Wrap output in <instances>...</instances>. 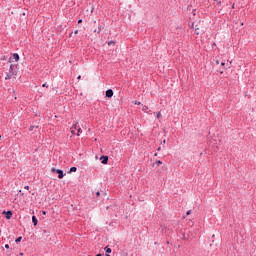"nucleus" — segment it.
Listing matches in <instances>:
<instances>
[{"label": "nucleus", "instance_id": "8", "mask_svg": "<svg viewBox=\"0 0 256 256\" xmlns=\"http://www.w3.org/2000/svg\"><path fill=\"white\" fill-rule=\"evenodd\" d=\"M142 111H143L144 113H148L149 115H151V112H149V106H143V107H142Z\"/></svg>", "mask_w": 256, "mask_h": 256}, {"label": "nucleus", "instance_id": "13", "mask_svg": "<svg viewBox=\"0 0 256 256\" xmlns=\"http://www.w3.org/2000/svg\"><path fill=\"white\" fill-rule=\"evenodd\" d=\"M104 251L106 252V253H112V249L111 248H109L108 246H106L105 248H104Z\"/></svg>", "mask_w": 256, "mask_h": 256}, {"label": "nucleus", "instance_id": "1", "mask_svg": "<svg viewBox=\"0 0 256 256\" xmlns=\"http://www.w3.org/2000/svg\"><path fill=\"white\" fill-rule=\"evenodd\" d=\"M52 173H57L58 174V179H63L65 177V173L61 169H56L55 167L51 168Z\"/></svg>", "mask_w": 256, "mask_h": 256}, {"label": "nucleus", "instance_id": "23", "mask_svg": "<svg viewBox=\"0 0 256 256\" xmlns=\"http://www.w3.org/2000/svg\"><path fill=\"white\" fill-rule=\"evenodd\" d=\"M78 23H79V24L83 23V19H79V20H78Z\"/></svg>", "mask_w": 256, "mask_h": 256}, {"label": "nucleus", "instance_id": "33", "mask_svg": "<svg viewBox=\"0 0 256 256\" xmlns=\"http://www.w3.org/2000/svg\"><path fill=\"white\" fill-rule=\"evenodd\" d=\"M216 65H219V61H216Z\"/></svg>", "mask_w": 256, "mask_h": 256}, {"label": "nucleus", "instance_id": "3", "mask_svg": "<svg viewBox=\"0 0 256 256\" xmlns=\"http://www.w3.org/2000/svg\"><path fill=\"white\" fill-rule=\"evenodd\" d=\"M19 59H20L19 54L18 53H14L12 55V57H10L9 62L13 63V60L17 62V61H19Z\"/></svg>", "mask_w": 256, "mask_h": 256}, {"label": "nucleus", "instance_id": "25", "mask_svg": "<svg viewBox=\"0 0 256 256\" xmlns=\"http://www.w3.org/2000/svg\"><path fill=\"white\" fill-rule=\"evenodd\" d=\"M35 129V126H30V131H33Z\"/></svg>", "mask_w": 256, "mask_h": 256}, {"label": "nucleus", "instance_id": "31", "mask_svg": "<svg viewBox=\"0 0 256 256\" xmlns=\"http://www.w3.org/2000/svg\"><path fill=\"white\" fill-rule=\"evenodd\" d=\"M24 189H27V190H29V186H25V187H24Z\"/></svg>", "mask_w": 256, "mask_h": 256}, {"label": "nucleus", "instance_id": "12", "mask_svg": "<svg viewBox=\"0 0 256 256\" xmlns=\"http://www.w3.org/2000/svg\"><path fill=\"white\" fill-rule=\"evenodd\" d=\"M70 173H77V167L73 166L70 168Z\"/></svg>", "mask_w": 256, "mask_h": 256}, {"label": "nucleus", "instance_id": "17", "mask_svg": "<svg viewBox=\"0 0 256 256\" xmlns=\"http://www.w3.org/2000/svg\"><path fill=\"white\" fill-rule=\"evenodd\" d=\"M77 132H78V134H77V135H78V136H80V135H81V133H83V130H82L81 128H79V127H78Z\"/></svg>", "mask_w": 256, "mask_h": 256}, {"label": "nucleus", "instance_id": "10", "mask_svg": "<svg viewBox=\"0 0 256 256\" xmlns=\"http://www.w3.org/2000/svg\"><path fill=\"white\" fill-rule=\"evenodd\" d=\"M194 29H195V34H196V35H201V32L199 31V26H198V25H196V26L194 27Z\"/></svg>", "mask_w": 256, "mask_h": 256}, {"label": "nucleus", "instance_id": "14", "mask_svg": "<svg viewBox=\"0 0 256 256\" xmlns=\"http://www.w3.org/2000/svg\"><path fill=\"white\" fill-rule=\"evenodd\" d=\"M22 239H23V237L19 236L18 238H16L15 243H21Z\"/></svg>", "mask_w": 256, "mask_h": 256}, {"label": "nucleus", "instance_id": "16", "mask_svg": "<svg viewBox=\"0 0 256 256\" xmlns=\"http://www.w3.org/2000/svg\"><path fill=\"white\" fill-rule=\"evenodd\" d=\"M101 31H103V25L98 26V34L101 33Z\"/></svg>", "mask_w": 256, "mask_h": 256}, {"label": "nucleus", "instance_id": "19", "mask_svg": "<svg viewBox=\"0 0 256 256\" xmlns=\"http://www.w3.org/2000/svg\"><path fill=\"white\" fill-rule=\"evenodd\" d=\"M157 119H161V112L157 113Z\"/></svg>", "mask_w": 256, "mask_h": 256}, {"label": "nucleus", "instance_id": "5", "mask_svg": "<svg viewBox=\"0 0 256 256\" xmlns=\"http://www.w3.org/2000/svg\"><path fill=\"white\" fill-rule=\"evenodd\" d=\"M113 94H114L113 89H108L106 91V97H108V99H111V97H113Z\"/></svg>", "mask_w": 256, "mask_h": 256}, {"label": "nucleus", "instance_id": "11", "mask_svg": "<svg viewBox=\"0 0 256 256\" xmlns=\"http://www.w3.org/2000/svg\"><path fill=\"white\" fill-rule=\"evenodd\" d=\"M73 129H79V126H77V124H74L73 125V127H72V131H71V133L73 134V135H75V130H73Z\"/></svg>", "mask_w": 256, "mask_h": 256}, {"label": "nucleus", "instance_id": "29", "mask_svg": "<svg viewBox=\"0 0 256 256\" xmlns=\"http://www.w3.org/2000/svg\"><path fill=\"white\" fill-rule=\"evenodd\" d=\"M42 87H47V83H44V84L42 85Z\"/></svg>", "mask_w": 256, "mask_h": 256}, {"label": "nucleus", "instance_id": "34", "mask_svg": "<svg viewBox=\"0 0 256 256\" xmlns=\"http://www.w3.org/2000/svg\"><path fill=\"white\" fill-rule=\"evenodd\" d=\"M158 151H161V147L158 148Z\"/></svg>", "mask_w": 256, "mask_h": 256}, {"label": "nucleus", "instance_id": "9", "mask_svg": "<svg viewBox=\"0 0 256 256\" xmlns=\"http://www.w3.org/2000/svg\"><path fill=\"white\" fill-rule=\"evenodd\" d=\"M14 69H15V65H10V70H9V74H11V75H13V73H15V71H14Z\"/></svg>", "mask_w": 256, "mask_h": 256}, {"label": "nucleus", "instance_id": "20", "mask_svg": "<svg viewBox=\"0 0 256 256\" xmlns=\"http://www.w3.org/2000/svg\"><path fill=\"white\" fill-rule=\"evenodd\" d=\"M101 195V192H96V196L99 197Z\"/></svg>", "mask_w": 256, "mask_h": 256}, {"label": "nucleus", "instance_id": "35", "mask_svg": "<svg viewBox=\"0 0 256 256\" xmlns=\"http://www.w3.org/2000/svg\"><path fill=\"white\" fill-rule=\"evenodd\" d=\"M96 256H102L101 254H97Z\"/></svg>", "mask_w": 256, "mask_h": 256}, {"label": "nucleus", "instance_id": "2", "mask_svg": "<svg viewBox=\"0 0 256 256\" xmlns=\"http://www.w3.org/2000/svg\"><path fill=\"white\" fill-rule=\"evenodd\" d=\"M100 161L102 165H107L109 163V156H105V155L101 156Z\"/></svg>", "mask_w": 256, "mask_h": 256}, {"label": "nucleus", "instance_id": "32", "mask_svg": "<svg viewBox=\"0 0 256 256\" xmlns=\"http://www.w3.org/2000/svg\"><path fill=\"white\" fill-rule=\"evenodd\" d=\"M77 79H78V80L81 79V75H79V76L77 77Z\"/></svg>", "mask_w": 256, "mask_h": 256}, {"label": "nucleus", "instance_id": "26", "mask_svg": "<svg viewBox=\"0 0 256 256\" xmlns=\"http://www.w3.org/2000/svg\"><path fill=\"white\" fill-rule=\"evenodd\" d=\"M5 249H9V244H5Z\"/></svg>", "mask_w": 256, "mask_h": 256}, {"label": "nucleus", "instance_id": "4", "mask_svg": "<svg viewBox=\"0 0 256 256\" xmlns=\"http://www.w3.org/2000/svg\"><path fill=\"white\" fill-rule=\"evenodd\" d=\"M3 215H5L6 219H11L13 217V212L11 210L4 211Z\"/></svg>", "mask_w": 256, "mask_h": 256}, {"label": "nucleus", "instance_id": "6", "mask_svg": "<svg viewBox=\"0 0 256 256\" xmlns=\"http://www.w3.org/2000/svg\"><path fill=\"white\" fill-rule=\"evenodd\" d=\"M17 72H12V74H7L5 77V81H9V79H11L13 76H16Z\"/></svg>", "mask_w": 256, "mask_h": 256}, {"label": "nucleus", "instance_id": "21", "mask_svg": "<svg viewBox=\"0 0 256 256\" xmlns=\"http://www.w3.org/2000/svg\"><path fill=\"white\" fill-rule=\"evenodd\" d=\"M42 215H47V211L43 210Z\"/></svg>", "mask_w": 256, "mask_h": 256}, {"label": "nucleus", "instance_id": "15", "mask_svg": "<svg viewBox=\"0 0 256 256\" xmlns=\"http://www.w3.org/2000/svg\"><path fill=\"white\" fill-rule=\"evenodd\" d=\"M156 165H157V167L163 165V161H161V160L156 161Z\"/></svg>", "mask_w": 256, "mask_h": 256}, {"label": "nucleus", "instance_id": "18", "mask_svg": "<svg viewBox=\"0 0 256 256\" xmlns=\"http://www.w3.org/2000/svg\"><path fill=\"white\" fill-rule=\"evenodd\" d=\"M108 45H109V46L115 45V41H109V42H108Z\"/></svg>", "mask_w": 256, "mask_h": 256}, {"label": "nucleus", "instance_id": "28", "mask_svg": "<svg viewBox=\"0 0 256 256\" xmlns=\"http://www.w3.org/2000/svg\"><path fill=\"white\" fill-rule=\"evenodd\" d=\"M94 33H99V30L95 29V30H94Z\"/></svg>", "mask_w": 256, "mask_h": 256}, {"label": "nucleus", "instance_id": "24", "mask_svg": "<svg viewBox=\"0 0 256 256\" xmlns=\"http://www.w3.org/2000/svg\"><path fill=\"white\" fill-rule=\"evenodd\" d=\"M135 105H141V102L135 101Z\"/></svg>", "mask_w": 256, "mask_h": 256}, {"label": "nucleus", "instance_id": "30", "mask_svg": "<svg viewBox=\"0 0 256 256\" xmlns=\"http://www.w3.org/2000/svg\"><path fill=\"white\" fill-rule=\"evenodd\" d=\"M74 33H75V35H77V33H79V30H76Z\"/></svg>", "mask_w": 256, "mask_h": 256}, {"label": "nucleus", "instance_id": "7", "mask_svg": "<svg viewBox=\"0 0 256 256\" xmlns=\"http://www.w3.org/2000/svg\"><path fill=\"white\" fill-rule=\"evenodd\" d=\"M32 223L34 225V227H37L39 221L37 220V216H32Z\"/></svg>", "mask_w": 256, "mask_h": 256}, {"label": "nucleus", "instance_id": "27", "mask_svg": "<svg viewBox=\"0 0 256 256\" xmlns=\"http://www.w3.org/2000/svg\"><path fill=\"white\" fill-rule=\"evenodd\" d=\"M221 66H222V67H225V62H222V63H221Z\"/></svg>", "mask_w": 256, "mask_h": 256}, {"label": "nucleus", "instance_id": "22", "mask_svg": "<svg viewBox=\"0 0 256 256\" xmlns=\"http://www.w3.org/2000/svg\"><path fill=\"white\" fill-rule=\"evenodd\" d=\"M186 215H191V210H188V211L186 212Z\"/></svg>", "mask_w": 256, "mask_h": 256}]
</instances>
